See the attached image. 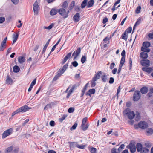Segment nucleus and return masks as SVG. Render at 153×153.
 I'll list each match as a JSON object with an SVG mask.
<instances>
[{
    "mask_svg": "<svg viewBox=\"0 0 153 153\" xmlns=\"http://www.w3.org/2000/svg\"><path fill=\"white\" fill-rule=\"evenodd\" d=\"M123 114L125 116H127L130 119H133L135 116L134 112L129 108L126 109L123 111Z\"/></svg>",
    "mask_w": 153,
    "mask_h": 153,
    "instance_id": "f257e3e1",
    "label": "nucleus"
},
{
    "mask_svg": "<svg viewBox=\"0 0 153 153\" xmlns=\"http://www.w3.org/2000/svg\"><path fill=\"white\" fill-rule=\"evenodd\" d=\"M30 108L26 105L22 106L13 112L12 114V116H13L16 114L21 112H26Z\"/></svg>",
    "mask_w": 153,
    "mask_h": 153,
    "instance_id": "f03ea898",
    "label": "nucleus"
},
{
    "mask_svg": "<svg viewBox=\"0 0 153 153\" xmlns=\"http://www.w3.org/2000/svg\"><path fill=\"white\" fill-rule=\"evenodd\" d=\"M70 147L74 148L76 147L78 148L83 149L86 146V145H79L77 142H72L70 143Z\"/></svg>",
    "mask_w": 153,
    "mask_h": 153,
    "instance_id": "7ed1b4c3",
    "label": "nucleus"
},
{
    "mask_svg": "<svg viewBox=\"0 0 153 153\" xmlns=\"http://www.w3.org/2000/svg\"><path fill=\"white\" fill-rule=\"evenodd\" d=\"M87 120L88 118L87 117H86L82 119V123L81 127L82 130L83 131L86 130L88 127V123H86Z\"/></svg>",
    "mask_w": 153,
    "mask_h": 153,
    "instance_id": "20e7f679",
    "label": "nucleus"
},
{
    "mask_svg": "<svg viewBox=\"0 0 153 153\" xmlns=\"http://www.w3.org/2000/svg\"><path fill=\"white\" fill-rule=\"evenodd\" d=\"M59 14L61 15L63 18H65L68 17L69 10L66 12L65 10L63 8L59 9L58 10Z\"/></svg>",
    "mask_w": 153,
    "mask_h": 153,
    "instance_id": "39448f33",
    "label": "nucleus"
},
{
    "mask_svg": "<svg viewBox=\"0 0 153 153\" xmlns=\"http://www.w3.org/2000/svg\"><path fill=\"white\" fill-rule=\"evenodd\" d=\"M39 1H36L33 5V8L35 14L37 15L39 8Z\"/></svg>",
    "mask_w": 153,
    "mask_h": 153,
    "instance_id": "423d86ee",
    "label": "nucleus"
},
{
    "mask_svg": "<svg viewBox=\"0 0 153 153\" xmlns=\"http://www.w3.org/2000/svg\"><path fill=\"white\" fill-rule=\"evenodd\" d=\"M13 129L12 128H10L6 131H5L2 134V137L4 139L10 135L12 134Z\"/></svg>",
    "mask_w": 153,
    "mask_h": 153,
    "instance_id": "0eeeda50",
    "label": "nucleus"
},
{
    "mask_svg": "<svg viewBox=\"0 0 153 153\" xmlns=\"http://www.w3.org/2000/svg\"><path fill=\"white\" fill-rule=\"evenodd\" d=\"M126 148L130 149L131 153H134L136 151V147L135 144L134 143H130L127 146Z\"/></svg>",
    "mask_w": 153,
    "mask_h": 153,
    "instance_id": "6e6552de",
    "label": "nucleus"
},
{
    "mask_svg": "<svg viewBox=\"0 0 153 153\" xmlns=\"http://www.w3.org/2000/svg\"><path fill=\"white\" fill-rule=\"evenodd\" d=\"M140 97V93L139 91H136L134 92L133 95V100L134 101H138Z\"/></svg>",
    "mask_w": 153,
    "mask_h": 153,
    "instance_id": "1a4fd4ad",
    "label": "nucleus"
},
{
    "mask_svg": "<svg viewBox=\"0 0 153 153\" xmlns=\"http://www.w3.org/2000/svg\"><path fill=\"white\" fill-rule=\"evenodd\" d=\"M76 87V85H74L70 89L69 91L68 92V91L69 90V89H70V86H69L68 88L67 89V90L65 91L66 93H68L67 95V98H68L70 96V95H71V93L73 92V91L74 89V88Z\"/></svg>",
    "mask_w": 153,
    "mask_h": 153,
    "instance_id": "9d476101",
    "label": "nucleus"
},
{
    "mask_svg": "<svg viewBox=\"0 0 153 153\" xmlns=\"http://www.w3.org/2000/svg\"><path fill=\"white\" fill-rule=\"evenodd\" d=\"M140 62L143 66H148L150 65V61L148 59L142 60Z\"/></svg>",
    "mask_w": 153,
    "mask_h": 153,
    "instance_id": "9b49d317",
    "label": "nucleus"
},
{
    "mask_svg": "<svg viewBox=\"0 0 153 153\" xmlns=\"http://www.w3.org/2000/svg\"><path fill=\"white\" fill-rule=\"evenodd\" d=\"M68 63H67L63 67L60 68L58 71V73L60 75H61L65 72V71L66 70L67 68L68 67Z\"/></svg>",
    "mask_w": 153,
    "mask_h": 153,
    "instance_id": "f8f14e48",
    "label": "nucleus"
},
{
    "mask_svg": "<svg viewBox=\"0 0 153 153\" xmlns=\"http://www.w3.org/2000/svg\"><path fill=\"white\" fill-rule=\"evenodd\" d=\"M139 127L142 129L146 128L148 126L147 123L145 122H140L138 124Z\"/></svg>",
    "mask_w": 153,
    "mask_h": 153,
    "instance_id": "ddd939ff",
    "label": "nucleus"
},
{
    "mask_svg": "<svg viewBox=\"0 0 153 153\" xmlns=\"http://www.w3.org/2000/svg\"><path fill=\"white\" fill-rule=\"evenodd\" d=\"M81 52V48H78L76 51H75L73 53L72 56H74V59H75L78 56Z\"/></svg>",
    "mask_w": 153,
    "mask_h": 153,
    "instance_id": "4468645a",
    "label": "nucleus"
},
{
    "mask_svg": "<svg viewBox=\"0 0 153 153\" xmlns=\"http://www.w3.org/2000/svg\"><path fill=\"white\" fill-rule=\"evenodd\" d=\"M13 83V81L12 79L8 75L6 76V79L5 81V84L8 85H11Z\"/></svg>",
    "mask_w": 153,
    "mask_h": 153,
    "instance_id": "2eb2a0df",
    "label": "nucleus"
},
{
    "mask_svg": "<svg viewBox=\"0 0 153 153\" xmlns=\"http://www.w3.org/2000/svg\"><path fill=\"white\" fill-rule=\"evenodd\" d=\"M142 70L143 71L149 74L153 71V67L152 68L144 67L142 68Z\"/></svg>",
    "mask_w": 153,
    "mask_h": 153,
    "instance_id": "dca6fc26",
    "label": "nucleus"
},
{
    "mask_svg": "<svg viewBox=\"0 0 153 153\" xmlns=\"http://www.w3.org/2000/svg\"><path fill=\"white\" fill-rule=\"evenodd\" d=\"M110 39L109 37H106L103 40L104 45V47L105 48L107 46L108 44L109 43Z\"/></svg>",
    "mask_w": 153,
    "mask_h": 153,
    "instance_id": "f3484780",
    "label": "nucleus"
},
{
    "mask_svg": "<svg viewBox=\"0 0 153 153\" xmlns=\"http://www.w3.org/2000/svg\"><path fill=\"white\" fill-rule=\"evenodd\" d=\"M19 37V33H14L13 35V44L16 42Z\"/></svg>",
    "mask_w": 153,
    "mask_h": 153,
    "instance_id": "a211bd4d",
    "label": "nucleus"
},
{
    "mask_svg": "<svg viewBox=\"0 0 153 153\" xmlns=\"http://www.w3.org/2000/svg\"><path fill=\"white\" fill-rule=\"evenodd\" d=\"M80 15L79 13L76 14L73 18L74 20L76 22H78L79 20Z\"/></svg>",
    "mask_w": 153,
    "mask_h": 153,
    "instance_id": "6ab92c4d",
    "label": "nucleus"
},
{
    "mask_svg": "<svg viewBox=\"0 0 153 153\" xmlns=\"http://www.w3.org/2000/svg\"><path fill=\"white\" fill-rule=\"evenodd\" d=\"M142 145L140 143H138L136 145V148L137 151L138 152H140L143 148Z\"/></svg>",
    "mask_w": 153,
    "mask_h": 153,
    "instance_id": "aec40b11",
    "label": "nucleus"
},
{
    "mask_svg": "<svg viewBox=\"0 0 153 153\" xmlns=\"http://www.w3.org/2000/svg\"><path fill=\"white\" fill-rule=\"evenodd\" d=\"M95 89H90L86 93V95H89L90 97H91V94H94L95 93Z\"/></svg>",
    "mask_w": 153,
    "mask_h": 153,
    "instance_id": "412c9836",
    "label": "nucleus"
},
{
    "mask_svg": "<svg viewBox=\"0 0 153 153\" xmlns=\"http://www.w3.org/2000/svg\"><path fill=\"white\" fill-rule=\"evenodd\" d=\"M148 91V88L146 87H143L140 89V92L143 94H146Z\"/></svg>",
    "mask_w": 153,
    "mask_h": 153,
    "instance_id": "4be33fe9",
    "label": "nucleus"
},
{
    "mask_svg": "<svg viewBox=\"0 0 153 153\" xmlns=\"http://www.w3.org/2000/svg\"><path fill=\"white\" fill-rule=\"evenodd\" d=\"M140 57L143 59H146L148 57V54L146 53L141 52L140 55Z\"/></svg>",
    "mask_w": 153,
    "mask_h": 153,
    "instance_id": "5701e85b",
    "label": "nucleus"
},
{
    "mask_svg": "<svg viewBox=\"0 0 153 153\" xmlns=\"http://www.w3.org/2000/svg\"><path fill=\"white\" fill-rule=\"evenodd\" d=\"M58 11L55 9H52L50 12V14L51 15H54L56 14Z\"/></svg>",
    "mask_w": 153,
    "mask_h": 153,
    "instance_id": "b1692460",
    "label": "nucleus"
},
{
    "mask_svg": "<svg viewBox=\"0 0 153 153\" xmlns=\"http://www.w3.org/2000/svg\"><path fill=\"white\" fill-rule=\"evenodd\" d=\"M25 60V57L24 56H19L18 58V62L20 63L24 62Z\"/></svg>",
    "mask_w": 153,
    "mask_h": 153,
    "instance_id": "393cba45",
    "label": "nucleus"
},
{
    "mask_svg": "<svg viewBox=\"0 0 153 153\" xmlns=\"http://www.w3.org/2000/svg\"><path fill=\"white\" fill-rule=\"evenodd\" d=\"M108 75L106 74H104L101 76L102 80L104 82H106L107 80Z\"/></svg>",
    "mask_w": 153,
    "mask_h": 153,
    "instance_id": "a878e982",
    "label": "nucleus"
},
{
    "mask_svg": "<svg viewBox=\"0 0 153 153\" xmlns=\"http://www.w3.org/2000/svg\"><path fill=\"white\" fill-rule=\"evenodd\" d=\"M150 45V42H145L143 43L142 47H144L146 48L149 47Z\"/></svg>",
    "mask_w": 153,
    "mask_h": 153,
    "instance_id": "bb28decb",
    "label": "nucleus"
},
{
    "mask_svg": "<svg viewBox=\"0 0 153 153\" xmlns=\"http://www.w3.org/2000/svg\"><path fill=\"white\" fill-rule=\"evenodd\" d=\"M6 45L1 43L0 46V51H3L6 48Z\"/></svg>",
    "mask_w": 153,
    "mask_h": 153,
    "instance_id": "cd10ccee",
    "label": "nucleus"
},
{
    "mask_svg": "<svg viewBox=\"0 0 153 153\" xmlns=\"http://www.w3.org/2000/svg\"><path fill=\"white\" fill-rule=\"evenodd\" d=\"M94 4V1L93 0H91L88 3L87 7H91Z\"/></svg>",
    "mask_w": 153,
    "mask_h": 153,
    "instance_id": "c85d7f7f",
    "label": "nucleus"
},
{
    "mask_svg": "<svg viewBox=\"0 0 153 153\" xmlns=\"http://www.w3.org/2000/svg\"><path fill=\"white\" fill-rule=\"evenodd\" d=\"M13 70L14 72L17 73L19 71L20 68L18 66L15 65L14 66Z\"/></svg>",
    "mask_w": 153,
    "mask_h": 153,
    "instance_id": "c756f323",
    "label": "nucleus"
},
{
    "mask_svg": "<svg viewBox=\"0 0 153 153\" xmlns=\"http://www.w3.org/2000/svg\"><path fill=\"white\" fill-rule=\"evenodd\" d=\"M50 40V39H49L48 40V41L47 42L46 44L45 45V46L43 49L42 53H43L44 52H45V50H46V48L49 43Z\"/></svg>",
    "mask_w": 153,
    "mask_h": 153,
    "instance_id": "7c9ffc66",
    "label": "nucleus"
},
{
    "mask_svg": "<svg viewBox=\"0 0 153 153\" xmlns=\"http://www.w3.org/2000/svg\"><path fill=\"white\" fill-rule=\"evenodd\" d=\"M149 151V150L146 147H143L141 151L140 152L141 153H147Z\"/></svg>",
    "mask_w": 153,
    "mask_h": 153,
    "instance_id": "2f4dec72",
    "label": "nucleus"
},
{
    "mask_svg": "<svg viewBox=\"0 0 153 153\" xmlns=\"http://www.w3.org/2000/svg\"><path fill=\"white\" fill-rule=\"evenodd\" d=\"M153 130L152 128H148L146 131V134L147 135H150L152 134Z\"/></svg>",
    "mask_w": 153,
    "mask_h": 153,
    "instance_id": "473e14b6",
    "label": "nucleus"
},
{
    "mask_svg": "<svg viewBox=\"0 0 153 153\" xmlns=\"http://www.w3.org/2000/svg\"><path fill=\"white\" fill-rule=\"evenodd\" d=\"M87 1L88 0H84L81 4V8H83L85 7L86 5Z\"/></svg>",
    "mask_w": 153,
    "mask_h": 153,
    "instance_id": "72a5a7b5",
    "label": "nucleus"
},
{
    "mask_svg": "<svg viewBox=\"0 0 153 153\" xmlns=\"http://www.w3.org/2000/svg\"><path fill=\"white\" fill-rule=\"evenodd\" d=\"M75 2L74 1H72L71 2V3L69 7V11L70 10H71V9H72L73 8L74 6L75 5Z\"/></svg>",
    "mask_w": 153,
    "mask_h": 153,
    "instance_id": "f704fd0d",
    "label": "nucleus"
},
{
    "mask_svg": "<svg viewBox=\"0 0 153 153\" xmlns=\"http://www.w3.org/2000/svg\"><path fill=\"white\" fill-rule=\"evenodd\" d=\"M53 104L51 103L48 104L44 107V109L45 110H48V109L51 108Z\"/></svg>",
    "mask_w": 153,
    "mask_h": 153,
    "instance_id": "c9c22d12",
    "label": "nucleus"
},
{
    "mask_svg": "<svg viewBox=\"0 0 153 153\" xmlns=\"http://www.w3.org/2000/svg\"><path fill=\"white\" fill-rule=\"evenodd\" d=\"M125 61V57H122L120 61L119 66H123Z\"/></svg>",
    "mask_w": 153,
    "mask_h": 153,
    "instance_id": "e433bc0d",
    "label": "nucleus"
},
{
    "mask_svg": "<svg viewBox=\"0 0 153 153\" xmlns=\"http://www.w3.org/2000/svg\"><path fill=\"white\" fill-rule=\"evenodd\" d=\"M122 39L126 41L128 38V34H127L126 32H125L124 33L122 34Z\"/></svg>",
    "mask_w": 153,
    "mask_h": 153,
    "instance_id": "4c0bfd02",
    "label": "nucleus"
},
{
    "mask_svg": "<svg viewBox=\"0 0 153 153\" xmlns=\"http://www.w3.org/2000/svg\"><path fill=\"white\" fill-rule=\"evenodd\" d=\"M141 51H142L145 52H149L150 51V49L147 48L146 47H142L141 49Z\"/></svg>",
    "mask_w": 153,
    "mask_h": 153,
    "instance_id": "58836bf2",
    "label": "nucleus"
},
{
    "mask_svg": "<svg viewBox=\"0 0 153 153\" xmlns=\"http://www.w3.org/2000/svg\"><path fill=\"white\" fill-rule=\"evenodd\" d=\"M101 74L102 72L101 71H98L95 74L94 76L99 79Z\"/></svg>",
    "mask_w": 153,
    "mask_h": 153,
    "instance_id": "ea45409f",
    "label": "nucleus"
},
{
    "mask_svg": "<svg viewBox=\"0 0 153 153\" xmlns=\"http://www.w3.org/2000/svg\"><path fill=\"white\" fill-rule=\"evenodd\" d=\"M86 57L85 55L82 56L81 59V62L83 64L86 61Z\"/></svg>",
    "mask_w": 153,
    "mask_h": 153,
    "instance_id": "a19ab883",
    "label": "nucleus"
},
{
    "mask_svg": "<svg viewBox=\"0 0 153 153\" xmlns=\"http://www.w3.org/2000/svg\"><path fill=\"white\" fill-rule=\"evenodd\" d=\"M13 146H11L7 148L6 149V153H7L10 152L13 150Z\"/></svg>",
    "mask_w": 153,
    "mask_h": 153,
    "instance_id": "79ce46f5",
    "label": "nucleus"
},
{
    "mask_svg": "<svg viewBox=\"0 0 153 153\" xmlns=\"http://www.w3.org/2000/svg\"><path fill=\"white\" fill-rule=\"evenodd\" d=\"M53 26H54V24L52 23V24H51L48 27L44 26L43 28L44 29L50 30L51 29Z\"/></svg>",
    "mask_w": 153,
    "mask_h": 153,
    "instance_id": "37998d69",
    "label": "nucleus"
},
{
    "mask_svg": "<svg viewBox=\"0 0 153 153\" xmlns=\"http://www.w3.org/2000/svg\"><path fill=\"white\" fill-rule=\"evenodd\" d=\"M89 150L91 153H96L97 149L95 148L92 147Z\"/></svg>",
    "mask_w": 153,
    "mask_h": 153,
    "instance_id": "c03bdc74",
    "label": "nucleus"
},
{
    "mask_svg": "<svg viewBox=\"0 0 153 153\" xmlns=\"http://www.w3.org/2000/svg\"><path fill=\"white\" fill-rule=\"evenodd\" d=\"M67 117L66 115H63L61 118L59 119V120L60 122H62Z\"/></svg>",
    "mask_w": 153,
    "mask_h": 153,
    "instance_id": "a18cd8bd",
    "label": "nucleus"
},
{
    "mask_svg": "<svg viewBox=\"0 0 153 153\" xmlns=\"http://www.w3.org/2000/svg\"><path fill=\"white\" fill-rule=\"evenodd\" d=\"M141 7L140 6H139L135 10L136 13L138 14L139 13L140 11Z\"/></svg>",
    "mask_w": 153,
    "mask_h": 153,
    "instance_id": "49530a36",
    "label": "nucleus"
},
{
    "mask_svg": "<svg viewBox=\"0 0 153 153\" xmlns=\"http://www.w3.org/2000/svg\"><path fill=\"white\" fill-rule=\"evenodd\" d=\"M77 126V124L76 123H75L72 127L70 128V130H75Z\"/></svg>",
    "mask_w": 153,
    "mask_h": 153,
    "instance_id": "de8ad7c7",
    "label": "nucleus"
},
{
    "mask_svg": "<svg viewBox=\"0 0 153 153\" xmlns=\"http://www.w3.org/2000/svg\"><path fill=\"white\" fill-rule=\"evenodd\" d=\"M140 114L139 113H137L135 116V120L137 121H138L140 120Z\"/></svg>",
    "mask_w": 153,
    "mask_h": 153,
    "instance_id": "09e8293b",
    "label": "nucleus"
},
{
    "mask_svg": "<svg viewBox=\"0 0 153 153\" xmlns=\"http://www.w3.org/2000/svg\"><path fill=\"white\" fill-rule=\"evenodd\" d=\"M61 76V75H60V74L58 73L56 75V76L54 77L53 79V80L54 81L57 80Z\"/></svg>",
    "mask_w": 153,
    "mask_h": 153,
    "instance_id": "8fccbe9b",
    "label": "nucleus"
},
{
    "mask_svg": "<svg viewBox=\"0 0 153 153\" xmlns=\"http://www.w3.org/2000/svg\"><path fill=\"white\" fill-rule=\"evenodd\" d=\"M68 6V4L66 1L64 2L62 4V7L64 8H66Z\"/></svg>",
    "mask_w": 153,
    "mask_h": 153,
    "instance_id": "3c124183",
    "label": "nucleus"
},
{
    "mask_svg": "<svg viewBox=\"0 0 153 153\" xmlns=\"http://www.w3.org/2000/svg\"><path fill=\"white\" fill-rule=\"evenodd\" d=\"M132 28L131 27H129L125 32H126V33L127 32L128 33H130L132 31Z\"/></svg>",
    "mask_w": 153,
    "mask_h": 153,
    "instance_id": "603ef678",
    "label": "nucleus"
},
{
    "mask_svg": "<svg viewBox=\"0 0 153 153\" xmlns=\"http://www.w3.org/2000/svg\"><path fill=\"white\" fill-rule=\"evenodd\" d=\"M74 110V108L71 107L68 110V112L70 113H73Z\"/></svg>",
    "mask_w": 153,
    "mask_h": 153,
    "instance_id": "864d4df0",
    "label": "nucleus"
},
{
    "mask_svg": "<svg viewBox=\"0 0 153 153\" xmlns=\"http://www.w3.org/2000/svg\"><path fill=\"white\" fill-rule=\"evenodd\" d=\"M71 55V53L70 52L68 53L65 57L66 58L67 60H68L70 57Z\"/></svg>",
    "mask_w": 153,
    "mask_h": 153,
    "instance_id": "5fc2aeb1",
    "label": "nucleus"
},
{
    "mask_svg": "<svg viewBox=\"0 0 153 153\" xmlns=\"http://www.w3.org/2000/svg\"><path fill=\"white\" fill-rule=\"evenodd\" d=\"M72 64L73 66L76 67L78 65V63L76 61H74L72 62Z\"/></svg>",
    "mask_w": 153,
    "mask_h": 153,
    "instance_id": "6e6d98bb",
    "label": "nucleus"
},
{
    "mask_svg": "<svg viewBox=\"0 0 153 153\" xmlns=\"http://www.w3.org/2000/svg\"><path fill=\"white\" fill-rule=\"evenodd\" d=\"M36 79H35L33 80L31 83L30 85L31 86H33L36 83Z\"/></svg>",
    "mask_w": 153,
    "mask_h": 153,
    "instance_id": "4d7b16f0",
    "label": "nucleus"
},
{
    "mask_svg": "<svg viewBox=\"0 0 153 153\" xmlns=\"http://www.w3.org/2000/svg\"><path fill=\"white\" fill-rule=\"evenodd\" d=\"M140 22L141 19L140 18H139L137 19L135 25L137 26L140 23Z\"/></svg>",
    "mask_w": 153,
    "mask_h": 153,
    "instance_id": "13d9d810",
    "label": "nucleus"
},
{
    "mask_svg": "<svg viewBox=\"0 0 153 153\" xmlns=\"http://www.w3.org/2000/svg\"><path fill=\"white\" fill-rule=\"evenodd\" d=\"M96 82L95 81L92 80L91 81V86L92 87H94L96 85Z\"/></svg>",
    "mask_w": 153,
    "mask_h": 153,
    "instance_id": "bf43d9fd",
    "label": "nucleus"
},
{
    "mask_svg": "<svg viewBox=\"0 0 153 153\" xmlns=\"http://www.w3.org/2000/svg\"><path fill=\"white\" fill-rule=\"evenodd\" d=\"M50 125L51 126H54L55 125V123L54 121H51L49 123Z\"/></svg>",
    "mask_w": 153,
    "mask_h": 153,
    "instance_id": "052dcab7",
    "label": "nucleus"
},
{
    "mask_svg": "<svg viewBox=\"0 0 153 153\" xmlns=\"http://www.w3.org/2000/svg\"><path fill=\"white\" fill-rule=\"evenodd\" d=\"M5 20V19L4 17H0V23L3 22Z\"/></svg>",
    "mask_w": 153,
    "mask_h": 153,
    "instance_id": "680f3d73",
    "label": "nucleus"
},
{
    "mask_svg": "<svg viewBox=\"0 0 153 153\" xmlns=\"http://www.w3.org/2000/svg\"><path fill=\"white\" fill-rule=\"evenodd\" d=\"M114 81V79L113 77H110L109 81V83L110 84L113 83Z\"/></svg>",
    "mask_w": 153,
    "mask_h": 153,
    "instance_id": "e2e57ef3",
    "label": "nucleus"
},
{
    "mask_svg": "<svg viewBox=\"0 0 153 153\" xmlns=\"http://www.w3.org/2000/svg\"><path fill=\"white\" fill-rule=\"evenodd\" d=\"M115 66V63L114 62L112 63L110 66V68L112 69L114 68Z\"/></svg>",
    "mask_w": 153,
    "mask_h": 153,
    "instance_id": "0e129e2a",
    "label": "nucleus"
},
{
    "mask_svg": "<svg viewBox=\"0 0 153 153\" xmlns=\"http://www.w3.org/2000/svg\"><path fill=\"white\" fill-rule=\"evenodd\" d=\"M29 119H27L25 120V121L23 122V123L22 124V126H24L26 124H27L28 122L29 121Z\"/></svg>",
    "mask_w": 153,
    "mask_h": 153,
    "instance_id": "69168bd1",
    "label": "nucleus"
},
{
    "mask_svg": "<svg viewBox=\"0 0 153 153\" xmlns=\"http://www.w3.org/2000/svg\"><path fill=\"white\" fill-rule=\"evenodd\" d=\"M117 69L116 68H114L112 70V73L113 74H116V73L117 72Z\"/></svg>",
    "mask_w": 153,
    "mask_h": 153,
    "instance_id": "338daca9",
    "label": "nucleus"
},
{
    "mask_svg": "<svg viewBox=\"0 0 153 153\" xmlns=\"http://www.w3.org/2000/svg\"><path fill=\"white\" fill-rule=\"evenodd\" d=\"M117 149H116L113 148L111 150V153H118V152L116 151Z\"/></svg>",
    "mask_w": 153,
    "mask_h": 153,
    "instance_id": "774afa93",
    "label": "nucleus"
}]
</instances>
